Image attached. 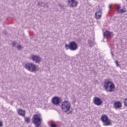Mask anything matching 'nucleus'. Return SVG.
<instances>
[{"mask_svg":"<svg viewBox=\"0 0 127 127\" xmlns=\"http://www.w3.org/2000/svg\"><path fill=\"white\" fill-rule=\"evenodd\" d=\"M24 68L30 72H37L39 70V67L38 65L33 63H27L24 65Z\"/></svg>","mask_w":127,"mask_h":127,"instance_id":"f257e3e1","label":"nucleus"},{"mask_svg":"<svg viewBox=\"0 0 127 127\" xmlns=\"http://www.w3.org/2000/svg\"><path fill=\"white\" fill-rule=\"evenodd\" d=\"M104 89L107 92H110L111 93L112 92H115V90L116 88V86H115V84L113 83L112 81H105L104 83Z\"/></svg>","mask_w":127,"mask_h":127,"instance_id":"f03ea898","label":"nucleus"},{"mask_svg":"<svg viewBox=\"0 0 127 127\" xmlns=\"http://www.w3.org/2000/svg\"><path fill=\"white\" fill-rule=\"evenodd\" d=\"M60 107L62 112L67 113V112H69L71 109V104L67 101H64L61 103Z\"/></svg>","mask_w":127,"mask_h":127,"instance_id":"7ed1b4c3","label":"nucleus"},{"mask_svg":"<svg viewBox=\"0 0 127 127\" xmlns=\"http://www.w3.org/2000/svg\"><path fill=\"white\" fill-rule=\"evenodd\" d=\"M65 48L66 50L70 49L71 51H75L78 49V44L75 41L70 42L68 45L67 44L65 45Z\"/></svg>","mask_w":127,"mask_h":127,"instance_id":"20e7f679","label":"nucleus"},{"mask_svg":"<svg viewBox=\"0 0 127 127\" xmlns=\"http://www.w3.org/2000/svg\"><path fill=\"white\" fill-rule=\"evenodd\" d=\"M101 120L103 124V126L105 127H109V126H111L112 120L109 119L108 116L106 115H103L101 116Z\"/></svg>","mask_w":127,"mask_h":127,"instance_id":"39448f33","label":"nucleus"},{"mask_svg":"<svg viewBox=\"0 0 127 127\" xmlns=\"http://www.w3.org/2000/svg\"><path fill=\"white\" fill-rule=\"evenodd\" d=\"M34 125H41L42 123V118L40 114H35L33 116L32 119Z\"/></svg>","mask_w":127,"mask_h":127,"instance_id":"423d86ee","label":"nucleus"},{"mask_svg":"<svg viewBox=\"0 0 127 127\" xmlns=\"http://www.w3.org/2000/svg\"><path fill=\"white\" fill-rule=\"evenodd\" d=\"M29 59L36 64H39L40 62L42 61V59L40 57L35 55H31Z\"/></svg>","mask_w":127,"mask_h":127,"instance_id":"0eeeda50","label":"nucleus"},{"mask_svg":"<svg viewBox=\"0 0 127 127\" xmlns=\"http://www.w3.org/2000/svg\"><path fill=\"white\" fill-rule=\"evenodd\" d=\"M67 2L69 7H77L78 5V1L76 0H68Z\"/></svg>","mask_w":127,"mask_h":127,"instance_id":"6e6552de","label":"nucleus"},{"mask_svg":"<svg viewBox=\"0 0 127 127\" xmlns=\"http://www.w3.org/2000/svg\"><path fill=\"white\" fill-rule=\"evenodd\" d=\"M93 103L96 106H101L103 104V100L100 98L95 97L93 98Z\"/></svg>","mask_w":127,"mask_h":127,"instance_id":"1a4fd4ad","label":"nucleus"},{"mask_svg":"<svg viewBox=\"0 0 127 127\" xmlns=\"http://www.w3.org/2000/svg\"><path fill=\"white\" fill-rule=\"evenodd\" d=\"M114 107L115 109H121L123 105L121 101H116L114 104Z\"/></svg>","mask_w":127,"mask_h":127,"instance_id":"9d476101","label":"nucleus"},{"mask_svg":"<svg viewBox=\"0 0 127 127\" xmlns=\"http://www.w3.org/2000/svg\"><path fill=\"white\" fill-rule=\"evenodd\" d=\"M52 102L54 105L57 106L60 104V99L58 97H55L52 99Z\"/></svg>","mask_w":127,"mask_h":127,"instance_id":"9b49d317","label":"nucleus"},{"mask_svg":"<svg viewBox=\"0 0 127 127\" xmlns=\"http://www.w3.org/2000/svg\"><path fill=\"white\" fill-rule=\"evenodd\" d=\"M102 9H99L95 13V17L96 19H100L102 17Z\"/></svg>","mask_w":127,"mask_h":127,"instance_id":"f8f14e48","label":"nucleus"},{"mask_svg":"<svg viewBox=\"0 0 127 127\" xmlns=\"http://www.w3.org/2000/svg\"><path fill=\"white\" fill-rule=\"evenodd\" d=\"M117 11L120 13H125L126 11V7H123L121 9V5L119 4L117 5Z\"/></svg>","mask_w":127,"mask_h":127,"instance_id":"ddd939ff","label":"nucleus"},{"mask_svg":"<svg viewBox=\"0 0 127 127\" xmlns=\"http://www.w3.org/2000/svg\"><path fill=\"white\" fill-rule=\"evenodd\" d=\"M103 35L105 38H111L112 36V34L109 31H106L103 33Z\"/></svg>","mask_w":127,"mask_h":127,"instance_id":"4468645a","label":"nucleus"},{"mask_svg":"<svg viewBox=\"0 0 127 127\" xmlns=\"http://www.w3.org/2000/svg\"><path fill=\"white\" fill-rule=\"evenodd\" d=\"M25 110L22 109H19L18 110V113L19 116H21V117H25Z\"/></svg>","mask_w":127,"mask_h":127,"instance_id":"2eb2a0df","label":"nucleus"},{"mask_svg":"<svg viewBox=\"0 0 127 127\" xmlns=\"http://www.w3.org/2000/svg\"><path fill=\"white\" fill-rule=\"evenodd\" d=\"M25 123H27V124H29V123H30V118L29 117H25Z\"/></svg>","mask_w":127,"mask_h":127,"instance_id":"dca6fc26","label":"nucleus"},{"mask_svg":"<svg viewBox=\"0 0 127 127\" xmlns=\"http://www.w3.org/2000/svg\"><path fill=\"white\" fill-rule=\"evenodd\" d=\"M17 49H18L19 50L20 49H22V46L21 45H19L17 46Z\"/></svg>","mask_w":127,"mask_h":127,"instance_id":"f3484780","label":"nucleus"},{"mask_svg":"<svg viewBox=\"0 0 127 127\" xmlns=\"http://www.w3.org/2000/svg\"><path fill=\"white\" fill-rule=\"evenodd\" d=\"M115 63L117 67H120V64H119V62H118V61H115Z\"/></svg>","mask_w":127,"mask_h":127,"instance_id":"a211bd4d","label":"nucleus"},{"mask_svg":"<svg viewBox=\"0 0 127 127\" xmlns=\"http://www.w3.org/2000/svg\"><path fill=\"white\" fill-rule=\"evenodd\" d=\"M124 104L125 106H126V107H127V98L125 99Z\"/></svg>","mask_w":127,"mask_h":127,"instance_id":"6ab92c4d","label":"nucleus"},{"mask_svg":"<svg viewBox=\"0 0 127 127\" xmlns=\"http://www.w3.org/2000/svg\"><path fill=\"white\" fill-rule=\"evenodd\" d=\"M3 126V122L2 121H0V127H2Z\"/></svg>","mask_w":127,"mask_h":127,"instance_id":"aec40b11","label":"nucleus"},{"mask_svg":"<svg viewBox=\"0 0 127 127\" xmlns=\"http://www.w3.org/2000/svg\"><path fill=\"white\" fill-rule=\"evenodd\" d=\"M51 127H57V125H55V124H52L51 125Z\"/></svg>","mask_w":127,"mask_h":127,"instance_id":"412c9836","label":"nucleus"},{"mask_svg":"<svg viewBox=\"0 0 127 127\" xmlns=\"http://www.w3.org/2000/svg\"><path fill=\"white\" fill-rule=\"evenodd\" d=\"M16 45V42H12V46H15Z\"/></svg>","mask_w":127,"mask_h":127,"instance_id":"4be33fe9","label":"nucleus"},{"mask_svg":"<svg viewBox=\"0 0 127 127\" xmlns=\"http://www.w3.org/2000/svg\"><path fill=\"white\" fill-rule=\"evenodd\" d=\"M112 4H110V5H109V7L110 9H111L112 8Z\"/></svg>","mask_w":127,"mask_h":127,"instance_id":"5701e85b","label":"nucleus"},{"mask_svg":"<svg viewBox=\"0 0 127 127\" xmlns=\"http://www.w3.org/2000/svg\"><path fill=\"white\" fill-rule=\"evenodd\" d=\"M111 54L112 57H114V54L113 53L112 51L111 52Z\"/></svg>","mask_w":127,"mask_h":127,"instance_id":"b1692460","label":"nucleus"},{"mask_svg":"<svg viewBox=\"0 0 127 127\" xmlns=\"http://www.w3.org/2000/svg\"><path fill=\"white\" fill-rule=\"evenodd\" d=\"M89 45L91 46L92 45L91 44V43L89 42Z\"/></svg>","mask_w":127,"mask_h":127,"instance_id":"393cba45","label":"nucleus"},{"mask_svg":"<svg viewBox=\"0 0 127 127\" xmlns=\"http://www.w3.org/2000/svg\"><path fill=\"white\" fill-rule=\"evenodd\" d=\"M38 5H40V3H38Z\"/></svg>","mask_w":127,"mask_h":127,"instance_id":"a878e982","label":"nucleus"}]
</instances>
